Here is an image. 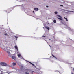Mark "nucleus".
Here are the masks:
<instances>
[{"label": "nucleus", "mask_w": 74, "mask_h": 74, "mask_svg": "<svg viewBox=\"0 0 74 74\" xmlns=\"http://www.w3.org/2000/svg\"><path fill=\"white\" fill-rule=\"evenodd\" d=\"M2 49L4 50L5 51L7 52V53H8V54H10V52H9V51H8L10 50V47H7V46H4V45H3L2 47Z\"/></svg>", "instance_id": "f257e3e1"}, {"label": "nucleus", "mask_w": 74, "mask_h": 74, "mask_svg": "<svg viewBox=\"0 0 74 74\" xmlns=\"http://www.w3.org/2000/svg\"><path fill=\"white\" fill-rule=\"evenodd\" d=\"M0 64L2 65V66H7V64L4 62H2Z\"/></svg>", "instance_id": "f03ea898"}, {"label": "nucleus", "mask_w": 74, "mask_h": 74, "mask_svg": "<svg viewBox=\"0 0 74 74\" xmlns=\"http://www.w3.org/2000/svg\"><path fill=\"white\" fill-rule=\"evenodd\" d=\"M25 70L26 71H27L28 72V71H29L30 72H31V73L32 74H33V72H34L33 71H31L30 70V69H26Z\"/></svg>", "instance_id": "7ed1b4c3"}, {"label": "nucleus", "mask_w": 74, "mask_h": 74, "mask_svg": "<svg viewBox=\"0 0 74 74\" xmlns=\"http://www.w3.org/2000/svg\"><path fill=\"white\" fill-rule=\"evenodd\" d=\"M12 59H14V60H16V57L14 56H12Z\"/></svg>", "instance_id": "20e7f679"}, {"label": "nucleus", "mask_w": 74, "mask_h": 74, "mask_svg": "<svg viewBox=\"0 0 74 74\" xmlns=\"http://www.w3.org/2000/svg\"><path fill=\"white\" fill-rule=\"evenodd\" d=\"M13 66H15L16 65V63L15 62H13L12 63V64Z\"/></svg>", "instance_id": "39448f33"}, {"label": "nucleus", "mask_w": 74, "mask_h": 74, "mask_svg": "<svg viewBox=\"0 0 74 74\" xmlns=\"http://www.w3.org/2000/svg\"><path fill=\"white\" fill-rule=\"evenodd\" d=\"M45 28H46L48 30H49V27H48L47 26H46L45 27Z\"/></svg>", "instance_id": "423d86ee"}, {"label": "nucleus", "mask_w": 74, "mask_h": 74, "mask_svg": "<svg viewBox=\"0 0 74 74\" xmlns=\"http://www.w3.org/2000/svg\"><path fill=\"white\" fill-rule=\"evenodd\" d=\"M38 8H34V10L36 11H38Z\"/></svg>", "instance_id": "0eeeda50"}, {"label": "nucleus", "mask_w": 74, "mask_h": 74, "mask_svg": "<svg viewBox=\"0 0 74 74\" xmlns=\"http://www.w3.org/2000/svg\"><path fill=\"white\" fill-rule=\"evenodd\" d=\"M15 48L18 51V49L17 46H15Z\"/></svg>", "instance_id": "6e6552de"}, {"label": "nucleus", "mask_w": 74, "mask_h": 74, "mask_svg": "<svg viewBox=\"0 0 74 74\" xmlns=\"http://www.w3.org/2000/svg\"><path fill=\"white\" fill-rule=\"evenodd\" d=\"M58 19H59V20H61V21L62 20V17H61V18H58Z\"/></svg>", "instance_id": "1a4fd4ad"}, {"label": "nucleus", "mask_w": 74, "mask_h": 74, "mask_svg": "<svg viewBox=\"0 0 74 74\" xmlns=\"http://www.w3.org/2000/svg\"><path fill=\"white\" fill-rule=\"evenodd\" d=\"M52 56H53V57H54L55 58H56V59H57V57H55V56L53 55V54H52Z\"/></svg>", "instance_id": "9d476101"}, {"label": "nucleus", "mask_w": 74, "mask_h": 74, "mask_svg": "<svg viewBox=\"0 0 74 74\" xmlns=\"http://www.w3.org/2000/svg\"><path fill=\"white\" fill-rule=\"evenodd\" d=\"M29 63H30L32 65V66H34V65L33 64H32V63L30 62H29Z\"/></svg>", "instance_id": "9b49d317"}, {"label": "nucleus", "mask_w": 74, "mask_h": 74, "mask_svg": "<svg viewBox=\"0 0 74 74\" xmlns=\"http://www.w3.org/2000/svg\"><path fill=\"white\" fill-rule=\"evenodd\" d=\"M64 19H65L66 20V21H68V20L67 18H65V17H64Z\"/></svg>", "instance_id": "f8f14e48"}, {"label": "nucleus", "mask_w": 74, "mask_h": 74, "mask_svg": "<svg viewBox=\"0 0 74 74\" xmlns=\"http://www.w3.org/2000/svg\"><path fill=\"white\" fill-rule=\"evenodd\" d=\"M54 23H56V20H53Z\"/></svg>", "instance_id": "ddd939ff"}, {"label": "nucleus", "mask_w": 74, "mask_h": 74, "mask_svg": "<svg viewBox=\"0 0 74 74\" xmlns=\"http://www.w3.org/2000/svg\"><path fill=\"white\" fill-rule=\"evenodd\" d=\"M57 16L60 18H61V17L60 15H57Z\"/></svg>", "instance_id": "4468645a"}, {"label": "nucleus", "mask_w": 74, "mask_h": 74, "mask_svg": "<svg viewBox=\"0 0 74 74\" xmlns=\"http://www.w3.org/2000/svg\"><path fill=\"white\" fill-rule=\"evenodd\" d=\"M21 56V55L20 54H19L18 55V56L20 57Z\"/></svg>", "instance_id": "2eb2a0df"}, {"label": "nucleus", "mask_w": 74, "mask_h": 74, "mask_svg": "<svg viewBox=\"0 0 74 74\" xmlns=\"http://www.w3.org/2000/svg\"><path fill=\"white\" fill-rule=\"evenodd\" d=\"M55 14H58V12H55Z\"/></svg>", "instance_id": "dca6fc26"}, {"label": "nucleus", "mask_w": 74, "mask_h": 74, "mask_svg": "<svg viewBox=\"0 0 74 74\" xmlns=\"http://www.w3.org/2000/svg\"><path fill=\"white\" fill-rule=\"evenodd\" d=\"M25 74H29V73H28V72H26L25 73Z\"/></svg>", "instance_id": "f3484780"}, {"label": "nucleus", "mask_w": 74, "mask_h": 74, "mask_svg": "<svg viewBox=\"0 0 74 74\" xmlns=\"http://www.w3.org/2000/svg\"><path fill=\"white\" fill-rule=\"evenodd\" d=\"M14 37H15V38H18V37L16 36H14Z\"/></svg>", "instance_id": "a211bd4d"}, {"label": "nucleus", "mask_w": 74, "mask_h": 74, "mask_svg": "<svg viewBox=\"0 0 74 74\" xmlns=\"http://www.w3.org/2000/svg\"><path fill=\"white\" fill-rule=\"evenodd\" d=\"M47 24L48 25L49 24L48 22H47Z\"/></svg>", "instance_id": "6ab92c4d"}, {"label": "nucleus", "mask_w": 74, "mask_h": 74, "mask_svg": "<svg viewBox=\"0 0 74 74\" xmlns=\"http://www.w3.org/2000/svg\"><path fill=\"white\" fill-rule=\"evenodd\" d=\"M5 35H7V34H6V33L5 34Z\"/></svg>", "instance_id": "aec40b11"}, {"label": "nucleus", "mask_w": 74, "mask_h": 74, "mask_svg": "<svg viewBox=\"0 0 74 74\" xmlns=\"http://www.w3.org/2000/svg\"><path fill=\"white\" fill-rule=\"evenodd\" d=\"M42 37H45V36H44V35L42 36Z\"/></svg>", "instance_id": "412c9836"}, {"label": "nucleus", "mask_w": 74, "mask_h": 74, "mask_svg": "<svg viewBox=\"0 0 74 74\" xmlns=\"http://www.w3.org/2000/svg\"><path fill=\"white\" fill-rule=\"evenodd\" d=\"M11 9H12V8H10V10Z\"/></svg>", "instance_id": "4be33fe9"}, {"label": "nucleus", "mask_w": 74, "mask_h": 74, "mask_svg": "<svg viewBox=\"0 0 74 74\" xmlns=\"http://www.w3.org/2000/svg\"><path fill=\"white\" fill-rule=\"evenodd\" d=\"M60 6H61L63 7V5H60Z\"/></svg>", "instance_id": "5701e85b"}, {"label": "nucleus", "mask_w": 74, "mask_h": 74, "mask_svg": "<svg viewBox=\"0 0 74 74\" xmlns=\"http://www.w3.org/2000/svg\"><path fill=\"white\" fill-rule=\"evenodd\" d=\"M46 7H47V8L48 7V6H46Z\"/></svg>", "instance_id": "b1692460"}, {"label": "nucleus", "mask_w": 74, "mask_h": 74, "mask_svg": "<svg viewBox=\"0 0 74 74\" xmlns=\"http://www.w3.org/2000/svg\"><path fill=\"white\" fill-rule=\"evenodd\" d=\"M33 13H34V11H33Z\"/></svg>", "instance_id": "393cba45"}, {"label": "nucleus", "mask_w": 74, "mask_h": 74, "mask_svg": "<svg viewBox=\"0 0 74 74\" xmlns=\"http://www.w3.org/2000/svg\"><path fill=\"white\" fill-rule=\"evenodd\" d=\"M49 40H51V39H49Z\"/></svg>", "instance_id": "a878e982"}, {"label": "nucleus", "mask_w": 74, "mask_h": 74, "mask_svg": "<svg viewBox=\"0 0 74 74\" xmlns=\"http://www.w3.org/2000/svg\"><path fill=\"white\" fill-rule=\"evenodd\" d=\"M23 66H22V69H23Z\"/></svg>", "instance_id": "bb28decb"}, {"label": "nucleus", "mask_w": 74, "mask_h": 74, "mask_svg": "<svg viewBox=\"0 0 74 74\" xmlns=\"http://www.w3.org/2000/svg\"><path fill=\"white\" fill-rule=\"evenodd\" d=\"M73 71H74V68H73Z\"/></svg>", "instance_id": "cd10ccee"}, {"label": "nucleus", "mask_w": 74, "mask_h": 74, "mask_svg": "<svg viewBox=\"0 0 74 74\" xmlns=\"http://www.w3.org/2000/svg\"><path fill=\"white\" fill-rule=\"evenodd\" d=\"M71 74H74L73 73H71Z\"/></svg>", "instance_id": "c85d7f7f"}, {"label": "nucleus", "mask_w": 74, "mask_h": 74, "mask_svg": "<svg viewBox=\"0 0 74 74\" xmlns=\"http://www.w3.org/2000/svg\"><path fill=\"white\" fill-rule=\"evenodd\" d=\"M0 45H1V44L0 43ZM1 47V45H0V47Z\"/></svg>", "instance_id": "c756f323"}, {"label": "nucleus", "mask_w": 74, "mask_h": 74, "mask_svg": "<svg viewBox=\"0 0 74 74\" xmlns=\"http://www.w3.org/2000/svg\"><path fill=\"white\" fill-rule=\"evenodd\" d=\"M10 12H8V13H9Z\"/></svg>", "instance_id": "7c9ffc66"}, {"label": "nucleus", "mask_w": 74, "mask_h": 74, "mask_svg": "<svg viewBox=\"0 0 74 74\" xmlns=\"http://www.w3.org/2000/svg\"><path fill=\"white\" fill-rule=\"evenodd\" d=\"M50 47H51V46H50Z\"/></svg>", "instance_id": "2f4dec72"}]
</instances>
